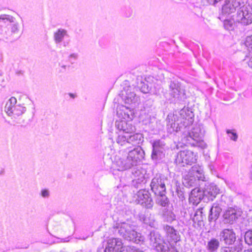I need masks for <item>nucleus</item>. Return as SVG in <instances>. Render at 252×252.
Instances as JSON below:
<instances>
[{
  "mask_svg": "<svg viewBox=\"0 0 252 252\" xmlns=\"http://www.w3.org/2000/svg\"><path fill=\"white\" fill-rule=\"evenodd\" d=\"M220 245V242L218 239L212 238L208 242L206 248L211 252H215L219 249Z\"/></svg>",
  "mask_w": 252,
  "mask_h": 252,
  "instance_id": "obj_28",
  "label": "nucleus"
},
{
  "mask_svg": "<svg viewBox=\"0 0 252 252\" xmlns=\"http://www.w3.org/2000/svg\"><path fill=\"white\" fill-rule=\"evenodd\" d=\"M204 134V130L203 127L200 125H196L192 128L191 132L189 133V136L187 137L188 141L187 144L194 145L195 143L191 142L192 140L196 142L197 146L202 148L206 147V144L202 140Z\"/></svg>",
  "mask_w": 252,
  "mask_h": 252,
  "instance_id": "obj_8",
  "label": "nucleus"
},
{
  "mask_svg": "<svg viewBox=\"0 0 252 252\" xmlns=\"http://www.w3.org/2000/svg\"><path fill=\"white\" fill-rule=\"evenodd\" d=\"M69 67V65L66 64L63 61H61L59 63V70L60 72H64L66 69Z\"/></svg>",
  "mask_w": 252,
  "mask_h": 252,
  "instance_id": "obj_37",
  "label": "nucleus"
},
{
  "mask_svg": "<svg viewBox=\"0 0 252 252\" xmlns=\"http://www.w3.org/2000/svg\"><path fill=\"white\" fill-rule=\"evenodd\" d=\"M40 196L43 198H48L50 196V191L48 189H42L40 192Z\"/></svg>",
  "mask_w": 252,
  "mask_h": 252,
  "instance_id": "obj_38",
  "label": "nucleus"
},
{
  "mask_svg": "<svg viewBox=\"0 0 252 252\" xmlns=\"http://www.w3.org/2000/svg\"><path fill=\"white\" fill-rule=\"evenodd\" d=\"M79 55L77 53H73L70 54L68 57V62L71 64H73L78 59Z\"/></svg>",
  "mask_w": 252,
  "mask_h": 252,
  "instance_id": "obj_36",
  "label": "nucleus"
},
{
  "mask_svg": "<svg viewBox=\"0 0 252 252\" xmlns=\"http://www.w3.org/2000/svg\"><path fill=\"white\" fill-rule=\"evenodd\" d=\"M117 227L120 235L127 241H132L137 244L144 241V237L140 233L135 231L129 223L125 222H121L118 224Z\"/></svg>",
  "mask_w": 252,
  "mask_h": 252,
  "instance_id": "obj_4",
  "label": "nucleus"
},
{
  "mask_svg": "<svg viewBox=\"0 0 252 252\" xmlns=\"http://www.w3.org/2000/svg\"><path fill=\"white\" fill-rule=\"evenodd\" d=\"M150 240L153 248L157 251L169 252L168 248L163 245L160 239V236L158 234L155 232H151L150 233Z\"/></svg>",
  "mask_w": 252,
  "mask_h": 252,
  "instance_id": "obj_15",
  "label": "nucleus"
},
{
  "mask_svg": "<svg viewBox=\"0 0 252 252\" xmlns=\"http://www.w3.org/2000/svg\"><path fill=\"white\" fill-rule=\"evenodd\" d=\"M240 5L238 0H226L225 3L222 7V12L223 15H228L236 10V8Z\"/></svg>",
  "mask_w": 252,
  "mask_h": 252,
  "instance_id": "obj_20",
  "label": "nucleus"
},
{
  "mask_svg": "<svg viewBox=\"0 0 252 252\" xmlns=\"http://www.w3.org/2000/svg\"><path fill=\"white\" fill-rule=\"evenodd\" d=\"M144 154V151L140 147L129 151L127 154L120 151L115 157L114 164L119 171L130 169L137 164L143 158Z\"/></svg>",
  "mask_w": 252,
  "mask_h": 252,
  "instance_id": "obj_1",
  "label": "nucleus"
},
{
  "mask_svg": "<svg viewBox=\"0 0 252 252\" xmlns=\"http://www.w3.org/2000/svg\"><path fill=\"white\" fill-rule=\"evenodd\" d=\"M139 171H136L135 173H134V175L135 177H138V180H142L143 178H144V175L143 174H140V175L138 174Z\"/></svg>",
  "mask_w": 252,
  "mask_h": 252,
  "instance_id": "obj_42",
  "label": "nucleus"
},
{
  "mask_svg": "<svg viewBox=\"0 0 252 252\" xmlns=\"http://www.w3.org/2000/svg\"><path fill=\"white\" fill-rule=\"evenodd\" d=\"M69 34L67 30L64 29L60 28L55 31L54 33V40L56 44H60L63 42L64 47L66 46L69 44V41H64L65 37H69Z\"/></svg>",
  "mask_w": 252,
  "mask_h": 252,
  "instance_id": "obj_21",
  "label": "nucleus"
},
{
  "mask_svg": "<svg viewBox=\"0 0 252 252\" xmlns=\"http://www.w3.org/2000/svg\"><path fill=\"white\" fill-rule=\"evenodd\" d=\"M158 195L157 198V203L165 207L168 204V200L167 197L164 195V193L161 194H157Z\"/></svg>",
  "mask_w": 252,
  "mask_h": 252,
  "instance_id": "obj_31",
  "label": "nucleus"
},
{
  "mask_svg": "<svg viewBox=\"0 0 252 252\" xmlns=\"http://www.w3.org/2000/svg\"><path fill=\"white\" fill-rule=\"evenodd\" d=\"M227 133L228 134L229 138L234 141H236L238 138V135L236 132H235L233 130H227L226 131Z\"/></svg>",
  "mask_w": 252,
  "mask_h": 252,
  "instance_id": "obj_39",
  "label": "nucleus"
},
{
  "mask_svg": "<svg viewBox=\"0 0 252 252\" xmlns=\"http://www.w3.org/2000/svg\"><path fill=\"white\" fill-rule=\"evenodd\" d=\"M245 241L249 245L252 244V231L249 230L245 233Z\"/></svg>",
  "mask_w": 252,
  "mask_h": 252,
  "instance_id": "obj_35",
  "label": "nucleus"
},
{
  "mask_svg": "<svg viewBox=\"0 0 252 252\" xmlns=\"http://www.w3.org/2000/svg\"><path fill=\"white\" fill-rule=\"evenodd\" d=\"M133 114V111L128 107L124 105H119L117 107V115L122 120H132Z\"/></svg>",
  "mask_w": 252,
  "mask_h": 252,
  "instance_id": "obj_22",
  "label": "nucleus"
},
{
  "mask_svg": "<svg viewBox=\"0 0 252 252\" xmlns=\"http://www.w3.org/2000/svg\"><path fill=\"white\" fill-rule=\"evenodd\" d=\"M243 252H252V248L246 250Z\"/></svg>",
  "mask_w": 252,
  "mask_h": 252,
  "instance_id": "obj_45",
  "label": "nucleus"
},
{
  "mask_svg": "<svg viewBox=\"0 0 252 252\" xmlns=\"http://www.w3.org/2000/svg\"><path fill=\"white\" fill-rule=\"evenodd\" d=\"M143 140V137L140 133H131L124 135L123 134H118L116 139L117 143L121 146H125L126 148H130L131 146H136L139 145Z\"/></svg>",
  "mask_w": 252,
  "mask_h": 252,
  "instance_id": "obj_6",
  "label": "nucleus"
},
{
  "mask_svg": "<svg viewBox=\"0 0 252 252\" xmlns=\"http://www.w3.org/2000/svg\"><path fill=\"white\" fill-rule=\"evenodd\" d=\"M2 174V172L0 170V175H1Z\"/></svg>",
  "mask_w": 252,
  "mask_h": 252,
  "instance_id": "obj_46",
  "label": "nucleus"
},
{
  "mask_svg": "<svg viewBox=\"0 0 252 252\" xmlns=\"http://www.w3.org/2000/svg\"><path fill=\"white\" fill-rule=\"evenodd\" d=\"M248 65L252 68V56L250 57L249 61L248 62Z\"/></svg>",
  "mask_w": 252,
  "mask_h": 252,
  "instance_id": "obj_43",
  "label": "nucleus"
},
{
  "mask_svg": "<svg viewBox=\"0 0 252 252\" xmlns=\"http://www.w3.org/2000/svg\"><path fill=\"white\" fill-rule=\"evenodd\" d=\"M153 150L151 158L157 161L162 159L165 155V144L160 140H156L152 143Z\"/></svg>",
  "mask_w": 252,
  "mask_h": 252,
  "instance_id": "obj_13",
  "label": "nucleus"
},
{
  "mask_svg": "<svg viewBox=\"0 0 252 252\" xmlns=\"http://www.w3.org/2000/svg\"><path fill=\"white\" fill-rule=\"evenodd\" d=\"M205 218L204 213L203 212V208H199L197 209L192 218V220L195 223H197L198 225H201Z\"/></svg>",
  "mask_w": 252,
  "mask_h": 252,
  "instance_id": "obj_26",
  "label": "nucleus"
},
{
  "mask_svg": "<svg viewBox=\"0 0 252 252\" xmlns=\"http://www.w3.org/2000/svg\"><path fill=\"white\" fill-rule=\"evenodd\" d=\"M242 249V244H239L233 247H222L220 249V252H239Z\"/></svg>",
  "mask_w": 252,
  "mask_h": 252,
  "instance_id": "obj_30",
  "label": "nucleus"
},
{
  "mask_svg": "<svg viewBox=\"0 0 252 252\" xmlns=\"http://www.w3.org/2000/svg\"><path fill=\"white\" fill-rule=\"evenodd\" d=\"M169 87V94L174 101H179L186 98L185 91L178 82H171Z\"/></svg>",
  "mask_w": 252,
  "mask_h": 252,
  "instance_id": "obj_10",
  "label": "nucleus"
},
{
  "mask_svg": "<svg viewBox=\"0 0 252 252\" xmlns=\"http://www.w3.org/2000/svg\"><path fill=\"white\" fill-rule=\"evenodd\" d=\"M141 86L139 87L141 92L144 94L149 92L150 89L147 84H145V83H141Z\"/></svg>",
  "mask_w": 252,
  "mask_h": 252,
  "instance_id": "obj_40",
  "label": "nucleus"
},
{
  "mask_svg": "<svg viewBox=\"0 0 252 252\" xmlns=\"http://www.w3.org/2000/svg\"><path fill=\"white\" fill-rule=\"evenodd\" d=\"M245 45L248 48H252V38L251 36L247 37L245 41Z\"/></svg>",
  "mask_w": 252,
  "mask_h": 252,
  "instance_id": "obj_41",
  "label": "nucleus"
},
{
  "mask_svg": "<svg viewBox=\"0 0 252 252\" xmlns=\"http://www.w3.org/2000/svg\"><path fill=\"white\" fill-rule=\"evenodd\" d=\"M4 111L9 116L16 118L23 114L26 111V108L23 105L17 104L16 98L11 97L7 101Z\"/></svg>",
  "mask_w": 252,
  "mask_h": 252,
  "instance_id": "obj_7",
  "label": "nucleus"
},
{
  "mask_svg": "<svg viewBox=\"0 0 252 252\" xmlns=\"http://www.w3.org/2000/svg\"><path fill=\"white\" fill-rule=\"evenodd\" d=\"M192 112L187 108H184L180 111H175L173 114H169L167 118V129L168 132L172 133L180 131L182 126H187L192 122Z\"/></svg>",
  "mask_w": 252,
  "mask_h": 252,
  "instance_id": "obj_2",
  "label": "nucleus"
},
{
  "mask_svg": "<svg viewBox=\"0 0 252 252\" xmlns=\"http://www.w3.org/2000/svg\"><path fill=\"white\" fill-rule=\"evenodd\" d=\"M163 216L165 221L171 222L175 220V216L171 211H166L163 213Z\"/></svg>",
  "mask_w": 252,
  "mask_h": 252,
  "instance_id": "obj_32",
  "label": "nucleus"
},
{
  "mask_svg": "<svg viewBox=\"0 0 252 252\" xmlns=\"http://www.w3.org/2000/svg\"><path fill=\"white\" fill-rule=\"evenodd\" d=\"M251 36H252V35H251Z\"/></svg>",
  "mask_w": 252,
  "mask_h": 252,
  "instance_id": "obj_48",
  "label": "nucleus"
},
{
  "mask_svg": "<svg viewBox=\"0 0 252 252\" xmlns=\"http://www.w3.org/2000/svg\"><path fill=\"white\" fill-rule=\"evenodd\" d=\"M124 248L121 239L112 238L108 240L104 252H123Z\"/></svg>",
  "mask_w": 252,
  "mask_h": 252,
  "instance_id": "obj_16",
  "label": "nucleus"
},
{
  "mask_svg": "<svg viewBox=\"0 0 252 252\" xmlns=\"http://www.w3.org/2000/svg\"><path fill=\"white\" fill-rule=\"evenodd\" d=\"M241 215V211L233 208H229L224 212L223 217L226 222L232 223Z\"/></svg>",
  "mask_w": 252,
  "mask_h": 252,
  "instance_id": "obj_23",
  "label": "nucleus"
},
{
  "mask_svg": "<svg viewBox=\"0 0 252 252\" xmlns=\"http://www.w3.org/2000/svg\"><path fill=\"white\" fill-rule=\"evenodd\" d=\"M220 240L226 245H232L236 240V234L233 229H224L220 234Z\"/></svg>",
  "mask_w": 252,
  "mask_h": 252,
  "instance_id": "obj_19",
  "label": "nucleus"
},
{
  "mask_svg": "<svg viewBox=\"0 0 252 252\" xmlns=\"http://www.w3.org/2000/svg\"><path fill=\"white\" fill-rule=\"evenodd\" d=\"M235 18L233 19H224V27L225 29L227 30H231L234 28Z\"/></svg>",
  "mask_w": 252,
  "mask_h": 252,
  "instance_id": "obj_33",
  "label": "nucleus"
},
{
  "mask_svg": "<svg viewBox=\"0 0 252 252\" xmlns=\"http://www.w3.org/2000/svg\"><path fill=\"white\" fill-rule=\"evenodd\" d=\"M137 97L136 94L131 91H127L126 95L123 97V100L126 104H131L135 103Z\"/></svg>",
  "mask_w": 252,
  "mask_h": 252,
  "instance_id": "obj_29",
  "label": "nucleus"
},
{
  "mask_svg": "<svg viewBox=\"0 0 252 252\" xmlns=\"http://www.w3.org/2000/svg\"><path fill=\"white\" fill-rule=\"evenodd\" d=\"M167 179L163 175H157L152 180L151 188L155 194H161L166 190L165 183Z\"/></svg>",
  "mask_w": 252,
  "mask_h": 252,
  "instance_id": "obj_11",
  "label": "nucleus"
},
{
  "mask_svg": "<svg viewBox=\"0 0 252 252\" xmlns=\"http://www.w3.org/2000/svg\"><path fill=\"white\" fill-rule=\"evenodd\" d=\"M127 121L122 120L116 122V127L119 130V134L126 135V134L131 133L134 131V127L130 123H127Z\"/></svg>",
  "mask_w": 252,
  "mask_h": 252,
  "instance_id": "obj_17",
  "label": "nucleus"
},
{
  "mask_svg": "<svg viewBox=\"0 0 252 252\" xmlns=\"http://www.w3.org/2000/svg\"><path fill=\"white\" fill-rule=\"evenodd\" d=\"M205 177L202 167L199 165L192 166L188 174L184 176L183 184L188 188L196 185L197 180L205 181Z\"/></svg>",
  "mask_w": 252,
  "mask_h": 252,
  "instance_id": "obj_5",
  "label": "nucleus"
},
{
  "mask_svg": "<svg viewBox=\"0 0 252 252\" xmlns=\"http://www.w3.org/2000/svg\"><path fill=\"white\" fill-rule=\"evenodd\" d=\"M164 229L166 232L169 242L176 243L180 241V236L173 227L166 225L164 227Z\"/></svg>",
  "mask_w": 252,
  "mask_h": 252,
  "instance_id": "obj_24",
  "label": "nucleus"
},
{
  "mask_svg": "<svg viewBox=\"0 0 252 252\" xmlns=\"http://www.w3.org/2000/svg\"><path fill=\"white\" fill-rule=\"evenodd\" d=\"M70 95L71 96H73V94H70Z\"/></svg>",
  "mask_w": 252,
  "mask_h": 252,
  "instance_id": "obj_47",
  "label": "nucleus"
},
{
  "mask_svg": "<svg viewBox=\"0 0 252 252\" xmlns=\"http://www.w3.org/2000/svg\"><path fill=\"white\" fill-rule=\"evenodd\" d=\"M18 32V26L14 23V18L6 14L0 15V39H7L8 36Z\"/></svg>",
  "mask_w": 252,
  "mask_h": 252,
  "instance_id": "obj_3",
  "label": "nucleus"
},
{
  "mask_svg": "<svg viewBox=\"0 0 252 252\" xmlns=\"http://www.w3.org/2000/svg\"><path fill=\"white\" fill-rule=\"evenodd\" d=\"M134 198L136 203L140 204L147 208H152L153 202L148 191L144 189L140 190L136 193Z\"/></svg>",
  "mask_w": 252,
  "mask_h": 252,
  "instance_id": "obj_12",
  "label": "nucleus"
},
{
  "mask_svg": "<svg viewBox=\"0 0 252 252\" xmlns=\"http://www.w3.org/2000/svg\"><path fill=\"white\" fill-rule=\"evenodd\" d=\"M221 211V208L218 204H214L210 209L209 220L212 221L213 220H217L218 218Z\"/></svg>",
  "mask_w": 252,
  "mask_h": 252,
  "instance_id": "obj_27",
  "label": "nucleus"
},
{
  "mask_svg": "<svg viewBox=\"0 0 252 252\" xmlns=\"http://www.w3.org/2000/svg\"><path fill=\"white\" fill-rule=\"evenodd\" d=\"M123 252H143V251L134 246H127L123 248Z\"/></svg>",
  "mask_w": 252,
  "mask_h": 252,
  "instance_id": "obj_34",
  "label": "nucleus"
},
{
  "mask_svg": "<svg viewBox=\"0 0 252 252\" xmlns=\"http://www.w3.org/2000/svg\"><path fill=\"white\" fill-rule=\"evenodd\" d=\"M203 191H202L198 188H195L190 192L189 201L193 205H197L203 198Z\"/></svg>",
  "mask_w": 252,
  "mask_h": 252,
  "instance_id": "obj_25",
  "label": "nucleus"
},
{
  "mask_svg": "<svg viewBox=\"0 0 252 252\" xmlns=\"http://www.w3.org/2000/svg\"><path fill=\"white\" fill-rule=\"evenodd\" d=\"M197 160V155L190 150L180 151L176 159L177 164L184 166L185 165L191 164Z\"/></svg>",
  "mask_w": 252,
  "mask_h": 252,
  "instance_id": "obj_9",
  "label": "nucleus"
},
{
  "mask_svg": "<svg viewBox=\"0 0 252 252\" xmlns=\"http://www.w3.org/2000/svg\"><path fill=\"white\" fill-rule=\"evenodd\" d=\"M0 82H2L3 81V79L2 78V71L0 69Z\"/></svg>",
  "mask_w": 252,
  "mask_h": 252,
  "instance_id": "obj_44",
  "label": "nucleus"
},
{
  "mask_svg": "<svg viewBox=\"0 0 252 252\" xmlns=\"http://www.w3.org/2000/svg\"><path fill=\"white\" fill-rule=\"evenodd\" d=\"M220 189L215 184H207L203 189V195L207 197L209 200H213L217 195L220 193Z\"/></svg>",
  "mask_w": 252,
  "mask_h": 252,
  "instance_id": "obj_18",
  "label": "nucleus"
},
{
  "mask_svg": "<svg viewBox=\"0 0 252 252\" xmlns=\"http://www.w3.org/2000/svg\"><path fill=\"white\" fill-rule=\"evenodd\" d=\"M235 20L244 25H249L252 23V13L246 7H243L237 12Z\"/></svg>",
  "mask_w": 252,
  "mask_h": 252,
  "instance_id": "obj_14",
  "label": "nucleus"
}]
</instances>
